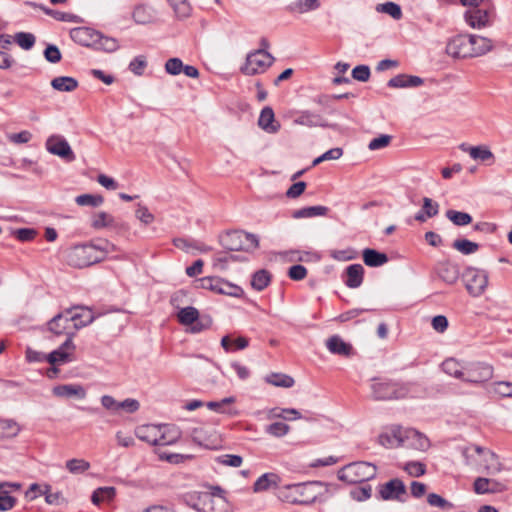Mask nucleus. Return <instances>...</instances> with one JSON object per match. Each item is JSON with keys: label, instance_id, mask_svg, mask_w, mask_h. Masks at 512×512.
<instances>
[{"label": "nucleus", "instance_id": "obj_1", "mask_svg": "<svg viewBox=\"0 0 512 512\" xmlns=\"http://www.w3.org/2000/svg\"><path fill=\"white\" fill-rule=\"evenodd\" d=\"M443 371L462 382L483 385L493 378L494 368L485 362H461L454 358L442 363Z\"/></svg>", "mask_w": 512, "mask_h": 512}, {"label": "nucleus", "instance_id": "obj_2", "mask_svg": "<svg viewBox=\"0 0 512 512\" xmlns=\"http://www.w3.org/2000/svg\"><path fill=\"white\" fill-rule=\"evenodd\" d=\"M492 41L475 34H458L449 39L446 53L453 58H473L491 51Z\"/></svg>", "mask_w": 512, "mask_h": 512}, {"label": "nucleus", "instance_id": "obj_3", "mask_svg": "<svg viewBox=\"0 0 512 512\" xmlns=\"http://www.w3.org/2000/svg\"><path fill=\"white\" fill-rule=\"evenodd\" d=\"M324 492V483L308 481L297 484H288L281 487L277 493L280 500L299 505L313 503Z\"/></svg>", "mask_w": 512, "mask_h": 512}, {"label": "nucleus", "instance_id": "obj_4", "mask_svg": "<svg viewBox=\"0 0 512 512\" xmlns=\"http://www.w3.org/2000/svg\"><path fill=\"white\" fill-rule=\"evenodd\" d=\"M70 37L75 43L97 51L112 53L119 48V43L115 38L104 36L90 27L73 28L70 30Z\"/></svg>", "mask_w": 512, "mask_h": 512}, {"label": "nucleus", "instance_id": "obj_5", "mask_svg": "<svg viewBox=\"0 0 512 512\" xmlns=\"http://www.w3.org/2000/svg\"><path fill=\"white\" fill-rule=\"evenodd\" d=\"M220 245L228 251H254L259 247L257 235L243 230H231L219 235Z\"/></svg>", "mask_w": 512, "mask_h": 512}, {"label": "nucleus", "instance_id": "obj_6", "mask_svg": "<svg viewBox=\"0 0 512 512\" xmlns=\"http://www.w3.org/2000/svg\"><path fill=\"white\" fill-rule=\"evenodd\" d=\"M102 252L94 247L93 242L77 244L70 247L66 252V259L69 265L83 268L101 261Z\"/></svg>", "mask_w": 512, "mask_h": 512}, {"label": "nucleus", "instance_id": "obj_7", "mask_svg": "<svg viewBox=\"0 0 512 512\" xmlns=\"http://www.w3.org/2000/svg\"><path fill=\"white\" fill-rule=\"evenodd\" d=\"M376 467L368 462H353L338 471V479L348 484H358L372 479Z\"/></svg>", "mask_w": 512, "mask_h": 512}, {"label": "nucleus", "instance_id": "obj_8", "mask_svg": "<svg viewBox=\"0 0 512 512\" xmlns=\"http://www.w3.org/2000/svg\"><path fill=\"white\" fill-rule=\"evenodd\" d=\"M495 16V6L492 0H486L474 8L464 12L465 22L473 29H482L492 25V18Z\"/></svg>", "mask_w": 512, "mask_h": 512}, {"label": "nucleus", "instance_id": "obj_9", "mask_svg": "<svg viewBox=\"0 0 512 512\" xmlns=\"http://www.w3.org/2000/svg\"><path fill=\"white\" fill-rule=\"evenodd\" d=\"M275 58L270 53H263V50H253L246 56V61L240 71L247 76L264 73L274 63Z\"/></svg>", "mask_w": 512, "mask_h": 512}, {"label": "nucleus", "instance_id": "obj_10", "mask_svg": "<svg viewBox=\"0 0 512 512\" xmlns=\"http://www.w3.org/2000/svg\"><path fill=\"white\" fill-rule=\"evenodd\" d=\"M45 146L49 153L62 158L66 162H73L76 159L71 146L63 136H50L47 139Z\"/></svg>", "mask_w": 512, "mask_h": 512}, {"label": "nucleus", "instance_id": "obj_11", "mask_svg": "<svg viewBox=\"0 0 512 512\" xmlns=\"http://www.w3.org/2000/svg\"><path fill=\"white\" fill-rule=\"evenodd\" d=\"M295 123L307 127H322V128H331L333 130H338L339 125L336 123H329L326 119L323 118L321 114L312 112L310 110H304L299 113L297 118L295 119Z\"/></svg>", "mask_w": 512, "mask_h": 512}, {"label": "nucleus", "instance_id": "obj_12", "mask_svg": "<svg viewBox=\"0 0 512 512\" xmlns=\"http://www.w3.org/2000/svg\"><path fill=\"white\" fill-rule=\"evenodd\" d=\"M464 288H487L488 273L486 270L468 267L462 273Z\"/></svg>", "mask_w": 512, "mask_h": 512}, {"label": "nucleus", "instance_id": "obj_13", "mask_svg": "<svg viewBox=\"0 0 512 512\" xmlns=\"http://www.w3.org/2000/svg\"><path fill=\"white\" fill-rule=\"evenodd\" d=\"M473 490L476 494H494L506 490L505 484L491 478L477 477L473 483Z\"/></svg>", "mask_w": 512, "mask_h": 512}, {"label": "nucleus", "instance_id": "obj_14", "mask_svg": "<svg viewBox=\"0 0 512 512\" xmlns=\"http://www.w3.org/2000/svg\"><path fill=\"white\" fill-rule=\"evenodd\" d=\"M408 429L396 424L386 428V448L404 447Z\"/></svg>", "mask_w": 512, "mask_h": 512}, {"label": "nucleus", "instance_id": "obj_15", "mask_svg": "<svg viewBox=\"0 0 512 512\" xmlns=\"http://www.w3.org/2000/svg\"><path fill=\"white\" fill-rule=\"evenodd\" d=\"M424 84V79L417 75L398 74L388 80L386 86L389 88H417Z\"/></svg>", "mask_w": 512, "mask_h": 512}, {"label": "nucleus", "instance_id": "obj_16", "mask_svg": "<svg viewBox=\"0 0 512 512\" xmlns=\"http://www.w3.org/2000/svg\"><path fill=\"white\" fill-rule=\"evenodd\" d=\"M327 349L332 353L344 357H350L355 354L350 343L345 342L340 336L333 335L326 341Z\"/></svg>", "mask_w": 512, "mask_h": 512}, {"label": "nucleus", "instance_id": "obj_17", "mask_svg": "<svg viewBox=\"0 0 512 512\" xmlns=\"http://www.w3.org/2000/svg\"><path fill=\"white\" fill-rule=\"evenodd\" d=\"M407 497L406 486L402 480L395 478L386 482V500L405 502Z\"/></svg>", "mask_w": 512, "mask_h": 512}, {"label": "nucleus", "instance_id": "obj_18", "mask_svg": "<svg viewBox=\"0 0 512 512\" xmlns=\"http://www.w3.org/2000/svg\"><path fill=\"white\" fill-rule=\"evenodd\" d=\"M438 278L447 285H453L459 278V269L450 262L439 263L436 267Z\"/></svg>", "mask_w": 512, "mask_h": 512}, {"label": "nucleus", "instance_id": "obj_19", "mask_svg": "<svg viewBox=\"0 0 512 512\" xmlns=\"http://www.w3.org/2000/svg\"><path fill=\"white\" fill-rule=\"evenodd\" d=\"M258 125L268 133H276L280 129V124L275 120V114L270 106H266L261 110Z\"/></svg>", "mask_w": 512, "mask_h": 512}, {"label": "nucleus", "instance_id": "obj_20", "mask_svg": "<svg viewBox=\"0 0 512 512\" xmlns=\"http://www.w3.org/2000/svg\"><path fill=\"white\" fill-rule=\"evenodd\" d=\"M405 448L419 451H425L430 447L429 439L419 431L409 428L407 433Z\"/></svg>", "mask_w": 512, "mask_h": 512}, {"label": "nucleus", "instance_id": "obj_21", "mask_svg": "<svg viewBox=\"0 0 512 512\" xmlns=\"http://www.w3.org/2000/svg\"><path fill=\"white\" fill-rule=\"evenodd\" d=\"M280 484V477L276 473H265L260 476L253 485L255 493L277 488Z\"/></svg>", "mask_w": 512, "mask_h": 512}, {"label": "nucleus", "instance_id": "obj_22", "mask_svg": "<svg viewBox=\"0 0 512 512\" xmlns=\"http://www.w3.org/2000/svg\"><path fill=\"white\" fill-rule=\"evenodd\" d=\"M27 3L33 7H37L39 9H41L46 15L54 18L57 21L72 22V23L80 22V18L77 15L54 10V9L46 7L43 4H37L34 2H27Z\"/></svg>", "mask_w": 512, "mask_h": 512}, {"label": "nucleus", "instance_id": "obj_23", "mask_svg": "<svg viewBox=\"0 0 512 512\" xmlns=\"http://www.w3.org/2000/svg\"><path fill=\"white\" fill-rule=\"evenodd\" d=\"M73 309L79 310V312L73 313L69 318L70 322H74L75 329L83 328L94 321L95 316L93 315L92 311L89 308L77 306L74 307Z\"/></svg>", "mask_w": 512, "mask_h": 512}, {"label": "nucleus", "instance_id": "obj_24", "mask_svg": "<svg viewBox=\"0 0 512 512\" xmlns=\"http://www.w3.org/2000/svg\"><path fill=\"white\" fill-rule=\"evenodd\" d=\"M364 268L361 264H352L346 268L345 284L349 288H357L362 284Z\"/></svg>", "mask_w": 512, "mask_h": 512}, {"label": "nucleus", "instance_id": "obj_25", "mask_svg": "<svg viewBox=\"0 0 512 512\" xmlns=\"http://www.w3.org/2000/svg\"><path fill=\"white\" fill-rule=\"evenodd\" d=\"M469 155L473 160L481 161L488 165L495 162V156L487 145H476L469 148Z\"/></svg>", "mask_w": 512, "mask_h": 512}, {"label": "nucleus", "instance_id": "obj_26", "mask_svg": "<svg viewBox=\"0 0 512 512\" xmlns=\"http://www.w3.org/2000/svg\"><path fill=\"white\" fill-rule=\"evenodd\" d=\"M54 395L58 397L77 396L82 399L86 396V391L81 385L65 384L53 388Z\"/></svg>", "mask_w": 512, "mask_h": 512}, {"label": "nucleus", "instance_id": "obj_27", "mask_svg": "<svg viewBox=\"0 0 512 512\" xmlns=\"http://www.w3.org/2000/svg\"><path fill=\"white\" fill-rule=\"evenodd\" d=\"M319 0H297L286 6V10L290 13H306L317 10L320 7Z\"/></svg>", "mask_w": 512, "mask_h": 512}, {"label": "nucleus", "instance_id": "obj_28", "mask_svg": "<svg viewBox=\"0 0 512 512\" xmlns=\"http://www.w3.org/2000/svg\"><path fill=\"white\" fill-rule=\"evenodd\" d=\"M329 211V208L326 206H309L303 207L292 212V217L295 219L301 218H312L316 216H325Z\"/></svg>", "mask_w": 512, "mask_h": 512}, {"label": "nucleus", "instance_id": "obj_29", "mask_svg": "<svg viewBox=\"0 0 512 512\" xmlns=\"http://www.w3.org/2000/svg\"><path fill=\"white\" fill-rule=\"evenodd\" d=\"M446 218L457 227L470 225L473 222V217L470 213L449 209L445 213Z\"/></svg>", "mask_w": 512, "mask_h": 512}, {"label": "nucleus", "instance_id": "obj_30", "mask_svg": "<svg viewBox=\"0 0 512 512\" xmlns=\"http://www.w3.org/2000/svg\"><path fill=\"white\" fill-rule=\"evenodd\" d=\"M78 85V81L70 76L55 77L51 81L52 88L61 92H72Z\"/></svg>", "mask_w": 512, "mask_h": 512}, {"label": "nucleus", "instance_id": "obj_31", "mask_svg": "<svg viewBox=\"0 0 512 512\" xmlns=\"http://www.w3.org/2000/svg\"><path fill=\"white\" fill-rule=\"evenodd\" d=\"M452 248L456 251L460 252L463 255H471L477 252L480 248V245L474 241H471L467 238H457L452 242Z\"/></svg>", "mask_w": 512, "mask_h": 512}, {"label": "nucleus", "instance_id": "obj_32", "mask_svg": "<svg viewBox=\"0 0 512 512\" xmlns=\"http://www.w3.org/2000/svg\"><path fill=\"white\" fill-rule=\"evenodd\" d=\"M132 17L137 24H149L154 21V11L146 5H138L135 7Z\"/></svg>", "mask_w": 512, "mask_h": 512}, {"label": "nucleus", "instance_id": "obj_33", "mask_svg": "<svg viewBox=\"0 0 512 512\" xmlns=\"http://www.w3.org/2000/svg\"><path fill=\"white\" fill-rule=\"evenodd\" d=\"M179 438H180V431L175 427H171V428L167 429L166 431H164L163 433H161V435L159 437L155 436L153 438V445L154 446L171 445V444L176 443Z\"/></svg>", "mask_w": 512, "mask_h": 512}, {"label": "nucleus", "instance_id": "obj_34", "mask_svg": "<svg viewBox=\"0 0 512 512\" xmlns=\"http://www.w3.org/2000/svg\"><path fill=\"white\" fill-rule=\"evenodd\" d=\"M222 286H228L229 288H240L238 285L230 283L218 276H209L200 279L199 285L194 288H222Z\"/></svg>", "mask_w": 512, "mask_h": 512}, {"label": "nucleus", "instance_id": "obj_35", "mask_svg": "<svg viewBox=\"0 0 512 512\" xmlns=\"http://www.w3.org/2000/svg\"><path fill=\"white\" fill-rule=\"evenodd\" d=\"M21 430L20 425L12 419L0 420V438H13L16 437Z\"/></svg>", "mask_w": 512, "mask_h": 512}, {"label": "nucleus", "instance_id": "obj_36", "mask_svg": "<svg viewBox=\"0 0 512 512\" xmlns=\"http://www.w3.org/2000/svg\"><path fill=\"white\" fill-rule=\"evenodd\" d=\"M234 402H235V398L230 396V397L223 398L220 401L207 402L206 406L211 410L234 416V415L238 414L236 409H234V408L225 409L226 405H230Z\"/></svg>", "mask_w": 512, "mask_h": 512}, {"label": "nucleus", "instance_id": "obj_37", "mask_svg": "<svg viewBox=\"0 0 512 512\" xmlns=\"http://www.w3.org/2000/svg\"><path fill=\"white\" fill-rule=\"evenodd\" d=\"M69 323L70 319L63 317V315L59 313L48 322V329L55 335H62L66 333Z\"/></svg>", "mask_w": 512, "mask_h": 512}, {"label": "nucleus", "instance_id": "obj_38", "mask_svg": "<svg viewBox=\"0 0 512 512\" xmlns=\"http://www.w3.org/2000/svg\"><path fill=\"white\" fill-rule=\"evenodd\" d=\"M363 261L367 266L379 267L384 264V253L375 249L366 248L363 250Z\"/></svg>", "mask_w": 512, "mask_h": 512}, {"label": "nucleus", "instance_id": "obj_39", "mask_svg": "<svg viewBox=\"0 0 512 512\" xmlns=\"http://www.w3.org/2000/svg\"><path fill=\"white\" fill-rule=\"evenodd\" d=\"M265 380L273 386L283 388H290L295 383L293 377L283 373H271L265 378Z\"/></svg>", "mask_w": 512, "mask_h": 512}, {"label": "nucleus", "instance_id": "obj_40", "mask_svg": "<svg viewBox=\"0 0 512 512\" xmlns=\"http://www.w3.org/2000/svg\"><path fill=\"white\" fill-rule=\"evenodd\" d=\"M199 316L198 310L190 305L180 308L177 313L179 323L184 326H189L195 322Z\"/></svg>", "mask_w": 512, "mask_h": 512}, {"label": "nucleus", "instance_id": "obj_41", "mask_svg": "<svg viewBox=\"0 0 512 512\" xmlns=\"http://www.w3.org/2000/svg\"><path fill=\"white\" fill-rule=\"evenodd\" d=\"M91 226L99 230L106 227H116V223L112 215L102 211L94 215Z\"/></svg>", "mask_w": 512, "mask_h": 512}, {"label": "nucleus", "instance_id": "obj_42", "mask_svg": "<svg viewBox=\"0 0 512 512\" xmlns=\"http://www.w3.org/2000/svg\"><path fill=\"white\" fill-rule=\"evenodd\" d=\"M489 391L501 398H512V382L496 381L490 385Z\"/></svg>", "mask_w": 512, "mask_h": 512}, {"label": "nucleus", "instance_id": "obj_43", "mask_svg": "<svg viewBox=\"0 0 512 512\" xmlns=\"http://www.w3.org/2000/svg\"><path fill=\"white\" fill-rule=\"evenodd\" d=\"M271 273L266 269H260L252 275V288H266L271 282Z\"/></svg>", "mask_w": 512, "mask_h": 512}, {"label": "nucleus", "instance_id": "obj_44", "mask_svg": "<svg viewBox=\"0 0 512 512\" xmlns=\"http://www.w3.org/2000/svg\"><path fill=\"white\" fill-rule=\"evenodd\" d=\"M485 473L488 475H496L503 470L502 463L499 461L498 456L492 452L488 451V456L485 459Z\"/></svg>", "mask_w": 512, "mask_h": 512}, {"label": "nucleus", "instance_id": "obj_45", "mask_svg": "<svg viewBox=\"0 0 512 512\" xmlns=\"http://www.w3.org/2000/svg\"><path fill=\"white\" fill-rule=\"evenodd\" d=\"M408 394V388L399 383H386V398L400 399Z\"/></svg>", "mask_w": 512, "mask_h": 512}, {"label": "nucleus", "instance_id": "obj_46", "mask_svg": "<svg viewBox=\"0 0 512 512\" xmlns=\"http://www.w3.org/2000/svg\"><path fill=\"white\" fill-rule=\"evenodd\" d=\"M79 206L98 207L103 204L104 198L101 195L82 194L75 198Z\"/></svg>", "mask_w": 512, "mask_h": 512}, {"label": "nucleus", "instance_id": "obj_47", "mask_svg": "<svg viewBox=\"0 0 512 512\" xmlns=\"http://www.w3.org/2000/svg\"><path fill=\"white\" fill-rule=\"evenodd\" d=\"M15 42L24 50H30L34 47L36 38L29 32H18L14 36Z\"/></svg>", "mask_w": 512, "mask_h": 512}, {"label": "nucleus", "instance_id": "obj_48", "mask_svg": "<svg viewBox=\"0 0 512 512\" xmlns=\"http://www.w3.org/2000/svg\"><path fill=\"white\" fill-rule=\"evenodd\" d=\"M178 18L184 19L190 16L191 6L187 0H168Z\"/></svg>", "mask_w": 512, "mask_h": 512}, {"label": "nucleus", "instance_id": "obj_49", "mask_svg": "<svg viewBox=\"0 0 512 512\" xmlns=\"http://www.w3.org/2000/svg\"><path fill=\"white\" fill-rule=\"evenodd\" d=\"M72 360V354L64 350L56 349L47 355V362L51 365L62 364Z\"/></svg>", "mask_w": 512, "mask_h": 512}, {"label": "nucleus", "instance_id": "obj_50", "mask_svg": "<svg viewBox=\"0 0 512 512\" xmlns=\"http://www.w3.org/2000/svg\"><path fill=\"white\" fill-rule=\"evenodd\" d=\"M427 502L432 507H438L444 511H450L454 508V504L436 493H430L427 496Z\"/></svg>", "mask_w": 512, "mask_h": 512}, {"label": "nucleus", "instance_id": "obj_51", "mask_svg": "<svg viewBox=\"0 0 512 512\" xmlns=\"http://www.w3.org/2000/svg\"><path fill=\"white\" fill-rule=\"evenodd\" d=\"M66 468L72 474H81L90 468V463L84 459H71L66 462Z\"/></svg>", "mask_w": 512, "mask_h": 512}, {"label": "nucleus", "instance_id": "obj_52", "mask_svg": "<svg viewBox=\"0 0 512 512\" xmlns=\"http://www.w3.org/2000/svg\"><path fill=\"white\" fill-rule=\"evenodd\" d=\"M192 302L193 300L188 296L187 290H177L171 297V304L177 309L185 307V305L189 306Z\"/></svg>", "mask_w": 512, "mask_h": 512}, {"label": "nucleus", "instance_id": "obj_53", "mask_svg": "<svg viewBox=\"0 0 512 512\" xmlns=\"http://www.w3.org/2000/svg\"><path fill=\"white\" fill-rule=\"evenodd\" d=\"M439 204L429 197H423L422 206L420 210L425 214L427 218H432L439 213Z\"/></svg>", "mask_w": 512, "mask_h": 512}, {"label": "nucleus", "instance_id": "obj_54", "mask_svg": "<svg viewBox=\"0 0 512 512\" xmlns=\"http://www.w3.org/2000/svg\"><path fill=\"white\" fill-rule=\"evenodd\" d=\"M213 435L208 436L203 428H194L192 431V439L195 443L210 447L214 444V440L212 439Z\"/></svg>", "mask_w": 512, "mask_h": 512}, {"label": "nucleus", "instance_id": "obj_55", "mask_svg": "<svg viewBox=\"0 0 512 512\" xmlns=\"http://www.w3.org/2000/svg\"><path fill=\"white\" fill-rule=\"evenodd\" d=\"M370 385V397L373 400L380 401L384 399V384L379 377H373Z\"/></svg>", "mask_w": 512, "mask_h": 512}, {"label": "nucleus", "instance_id": "obj_56", "mask_svg": "<svg viewBox=\"0 0 512 512\" xmlns=\"http://www.w3.org/2000/svg\"><path fill=\"white\" fill-rule=\"evenodd\" d=\"M212 324V319L208 316L198 317L195 322L189 325V332L191 333H200L204 330L210 328Z\"/></svg>", "mask_w": 512, "mask_h": 512}, {"label": "nucleus", "instance_id": "obj_57", "mask_svg": "<svg viewBox=\"0 0 512 512\" xmlns=\"http://www.w3.org/2000/svg\"><path fill=\"white\" fill-rule=\"evenodd\" d=\"M43 54L46 61L53 64L60 62L62 58L60 49L54 44H48L44 49Z\"/></svg>", "mask_w": 512, "mask_h": 512}, {"label": "nucleus", "instance_id": "obj_58", "mask_svg": "<svg viewBox=\"0 0 512 512\" xmlns=\"http://www.w3.org/2000/svg\"><path fill=\"white\" fill-rule=\"evenodd\" d=\"M147 67L146 57L143 55L136 56L129 64V69L137 76H141Z\"/></svg>", "mask_w": 512, "mask_h": 512}, {"label": "nucleus", "instance_id": "obj_59", "mask_svg": "<svg viewBox=\"0 0 512 512\" xmlns=\"http://www.w3.org/2000/svg\"><path fill=\"white\" fill-rule=\"evenodd\" d=\"M290 430L289 425L283 422H274L267 426L266 431L275 437H281L286 435Z\"/></svg>", "mask_w": 512, "mask_h": 512}, {"label": "nucleus", "instance_id": "obj_60", "mask_svg": "<svg viewBox=\"0 0 512 512\" xmlns=\"http://www.w3.org/2000/svg\"><path fill=\"white\" fill-rule=\"evenodd\" d=\"M183 62L180 58H170L165 63V71L170 75H178L182 72Z\"/></svg>", "mask_w": 512, "mask_h": 512}, {"label": "nucleus", "instance_id": "obj_61", "mask_svg": "<svg viewBox=\"0 0 512 512\" xmlns=\"http://www.w3.org/2000/svg\"><path fill=\"white\" fill-rule=\"evenodd\" d=\"M404 469L412 477H420L426 472V466L421 462L415 461L408 462Z\"/></svg>", "mask_w": 512, "mask_h": 512}, {"label": "nucleus", "instance_id": "obj_62", "mask_svg": "<svg viewBox=\"0 0 512 512\" xmlns=\"http://www.w3.org/2000/svg\"><path fill=\"white\" fill-rule=\"evenodd\" d=\"M314 102L322 106L326 113H336V109L333 107V97L331 95H319L316 99H314Z\"/></svg>", "mask_w": 512, "mask_h": 512}, {"label": "nucleus", "instance_id": "obj_63", "mask_svg": "<svg viewBox=\"0 0 512 512\" xmlns=\"http://www.w3.org/2000/svg\"><path fill=\"white\" fill-rule=\"evenodd\" d=\"M287 274L290 279H292L294 281H300L306 277L307 269L301 264H296V265H292L288 269Z\"/></svg>", "mask_w": 512, "mask_h": 512}, {"label": "nucleus", "instance_id": "obj_64", "mask_svg": "<svg viewBox=\"0 0 512 512\" xmlns=\"http://www.w3.org/2000/svg\"><path fill=\"white\" fill-rule=\"evenodd\" d=\"M14 235L19 241L28 242L36 237L37 231L33 228H19L15 230Z\"/></svg>", "mask_w": 512, "mask_h": 512}]
</instances>
